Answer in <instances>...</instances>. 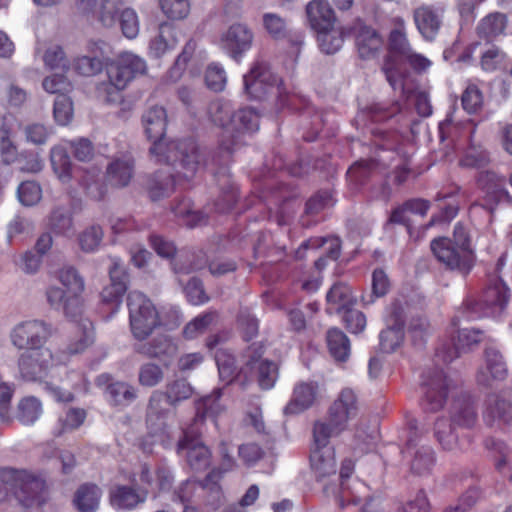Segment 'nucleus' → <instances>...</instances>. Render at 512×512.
Wrapping results in <instances>:
<instances>
[{
  "label": "nucleus",
  "instance_id": "393cba45",
  "mask_svg": "<svg viewBox=\"0 0 512 512\" xmlns=\"http://www.w3.org/2000/svg\"><path fill=\"white\" fill-rule=\"evenodd\" d=\"M197 44L195 41H188L181 54L177 57L174 66L169 72L171 80L177 81L181 78L184 70L190 68V73L193 76L198 75V64L201 60V55L196 53Z\"/></svg>",
  "mask_w": 512,
  "mask_h": 512
},
{
  "label": "nucleus",
  "instance_id": "2eb2a0df",
  "mask_svg": "<svg viewBox=\"0 0 512 512\" xmlns=\"http://www.w3.org/2000/svg\"><path fill=\"white\" fill-rule=\"evenodd\" d=\"M315 448L311 452L310 463L311 467L318 477H326L335 474L336 472V459L335 451L329 445L327 437L325 441H320L317 438L315 429H313Z\"/></svg>",
  "mask_w": 512,
  "mask_h": 512
},
{
  "label": "nucleus",
  "instance_id": "b1692460",
  "mask_svg": "<svg viewBox=\"0 0 512 512\" xmlns=\"http://www.w3.org/2000/svg\"><path fill=\"white\" fill-rule=\"evenodd\" d=\"M509 300V289L501 279H495L484 293L485 316L496 317L506 307Z\"/></svg>",
  "mask_w": 512,
  "mask_h": 512
},
{
  "label": "nucleus",
  "instance_id": "4468645a",
  "mask_svg": "<svg viewBox=\"0 0 512 512\" xmlns=\"http://www.w3.org/2000/svg\"><path fill=\"white\" fill-rule=\"evenodd\" d=\"M278 77L265 66H256L244 76L245 92L254 99H262L268 93L279 92Z\"/></svg>",
  "mask_w": 512,
  "mask_h": 512
},
{
  "label": "nucleus",
  "instance_id": "ddd939ff",
  "mask_svg": "<svg viewBox=\"0 0 512 512\" xmlns=\"http://www.w3.org/2000/svg\"><path fill=\"white\" fill-rule=\"evenodd\" d=\"M55 360L50 349L25 351L19 358V370L23 378L41 381L54 366Z\"/></svg>",
  "mask_w": 512,
  "mask_h": 512
},
{
  "label": "nucleus",
  "instance_id": "6e6552de",
  "mask_svg": "<svg viewBox=\"0 0 512 512\" xmlns=\"http://www.w3.org/2000/svg\"><path fill=\"white\" fill-rule=\"evenodd\" d=\"M355 468V461L351 458L343 460L340 468V485L333 493L338 499L339 505L345 507L346 505H358L362 497L368 494L367 486L357 478L350 479Z\"/></svg>",
  "mask_w": 512,
  "mask_h": 512
},
{
  "label": "nucleus",
  "instance_id": "6e6d98bb",
  "mask_svg": "<svg viewBox=\"0 0 512 512\" xmlns=\"http://www.w3.org/2000/svg\"><path fill=\"white\" fill-rule=\"evenodd\" d=\"M50 226L58 234L71 235L74 226L70 211L63 207L55 208L50 216Z\"/></svg>",
  "mask_w": 512,
  "mask_h": 512
},
{
  "label": "nucleus",
  "instance_id": "0eeeda50",
  "mask_svg": "<svg viewBox=\"0 0 512 512\" xmlns=\"http://www.w3.org/2000/svg\"><path fill=\"white\" fill-rule=\"evenodd\" d=\"M53 334L50 324L41 320H28L17 324L11 332V342L19 349H47L46 341Z\"/></svg>",
  "mask_w": 512,
  "mask_h": 512
},
{
  "label": "nucleus",
  "instance_id": "72a5a7b5",
  "mask_svg": "<svg viewBox=\"0 0 512 512\" xmlns=\"http://www.w3.org/2000/svg\"><path fill=\"white\" fill-rule=\"evenodd\" d=\"M356 45L359 55L363 59L373 58L383 47V40L378 33L368 27H364L360 30Z\"/></svg>",
  "mask_w": 512,
  "mask_h": 512
},
{
  "label": "nucleus",
  "instance_id": "e433bc0d",
  "mask_svg": "<svg viewBox=\"0 0 512 512\" xmlns=\"http://www.w3.org/2000/svg\"><path fill=\"white\" fill-rule=\"evenodd\" d=\"M102 496L101 489L94 484H85L78 488L74 504L81 512H95Z\"/></svg>",
  "mask_w": 512,
  "mask_h": 512
},
{
  "label": "nucleus",
  "instance_id": "69168bd1",
  "mask_svg": "<svg viewBox=\"0 0 512 512\" xmlns=\"http://www.w3.org/2000/svg\"><path fill=\"white\" fill-rule=\"evenodd\" d=\"M215 360L218 366L220 378L228 383L231 382L236 371L233 356L226 350L218 349L215 353Z\"/></svg>",
  "mask_w": 512,
  "mask_h": 512
},
{
  "label": "nucleus",
  "instance_id": "864d4df0",
  "mask_svg": "<svg viewBox=\"0 0 512 512\" xmlns=\"http://www.w3.org/2000/svg\"><path fill=\"white\" fill-rule=\"evenodd\" d=\"M329 304H335L338 312L348 309L356 302V298L351 294L348 286L342 283L335 284L327 293Z\"/></svg>",
  "mask_w": 512,
  "mask_h": 512
},
{
  "label": "nucleus",
  "instance_id": "a18cd8bd",
  "mask_svg": "<svg viewBox=\"0 0 512 512\" xmlns=\"http://www.w3.org/2000/svg\"><path fill=\"white\" fill-rule=\"evenodd\" d=\"M506 17L501 13H491L481 20L477 27L480 37L491 40L501 35L506 27Z\"/></svg>",
  "mask_w": 512,
  "mask_h": 512
},
{
  "label": "nucleus",
  "instance_id": "49530a36",
  "mask_svg": "<svg viewBox=\"0 0 512 512\" xmlns=\"http://www.w3.org/2000/svg\"><path fill=\"white\" fill-rule=\"evenodd\" d=\"M42 412L41 402L33 396L22 398L17 406V418L25 425L35 423L42 415Z\"/></svg>",
  "mask_w": 512,
  "mask_h": 512
},
{
  "label": "nucleus",
  "instance_id": "cd10ccee",
  "mask_svg": "<svg viewBox=\"0 0 512 512\" xmlns=\"http://www.w3.org/2000/svg\"><path fill=\"white\" fill-rule=\"evenodd\" d=\"M127 87L121 75H117L107 67V80L96 87L97 97L107 103H118L122 99V91Z\"/></svg>",
  "mask_w": 512,
  "mask_h": 512
},
{
  "label": "nucleus",
  "instance_id": "f8f14e48",
  "mask_svg": "<svg viewBox=\"0 0 512 512\" xmlns=\"http://www.w3.org/2000/svg\"><path fill=\"white\" fill-rule=\"evenodd\" d=\"M423 386L426 388L424 406L427 410H439L447 397V391L454 387L442 370H428L423 375Z\"/></svg>",
  "mask_w": 512,
  "mask_h": 512
},
{
  "label": "nucleus",
  "instance_id": "aec40b11",
  "mask_svg": "<svg viewBox=\"0 0 512 512\" xmlns=\"http://www.w3.org/2000/svg\"><path fill=\"white\" fill-rule=\"evenodd\" d=\"M90 52L93 56H81L75 59L74 68L83 76H93L102 71L104 57L109 50V46L104 41H97L90 44Z\"/></svg>",
  "mask_w": 512,
  "mask_h": 512
},
{
  "label": "nucleus",
  "instance_id": "58836bf2",
  "mask_svg": "<svg viewBox=\"0 0 512 512\" xmlns=\"http://www.w3.org/2000/svg\"><path fill=\"white\" fill-rule=\"evenodd\" d=\"M327 345L331 356L338 362H345L350 356V341L339 329L332 328L327 332Z\"/></svg>",
  "mask_w": 512,
  "mask_h": 512
},
{
  "label": "nucleus",
  "instance_id": "a211bd4d",
  "mask_svg": "<svg viewBox=\"0 0 512 512\" xmlns=\"http://www.w3.org/2000/svg\"><path fill=\"white\" fill-rule=\"evenodd\" d=\"M147 491H137L135 488L125 485H116L109 492L111 506L116 510L129 511L146 501Z\"/></svg>",
  "mask_w": 512,
  "mask_h": 512
},
{
  "label": "nucleus",
  "instance_id": "bf43d9fd",
  "mask_svg": "<svg viewBox=\"0 0 512 512\" xmlns=\"http://www.w3.org/2000/svg\"><path fill=\"white\" fill-rule=\"evenodd\" d=\"M161 11L172 20L185 19L190 13L189 0H159Z\"/></svg>",
  "mask_w": 512,
  "mask_h": 512
},
{
  "label": "nucleus",
  "instance_id": "f03ea898",
  "mask_svg": "<svg viewBox=\"0 0 512 512\" xmlns=\"http://www.w3.org/2000/svg\"><path fill=\"white\" fill-rule=\"evenodd\" d=\"M62 287L52 285L46 290L48 304L57 311H62L70 319L84 314L85 280L73 266H63L56 273Z\"/></svg>",
  "mask_w": 512,
  "mask_h": 512
},
{
  "label": "nucleus",
  "instance_id": "680f3d73",
  "mask_svg": "<svg viewBox=\"0 0 512 512\" xmlns=\"http://www.w3.org/2000/svg\"><path fill=\"white\" fill-rule=\"evenodd\" d=\"M204 78L207 87L215 92L224 90L227 82L226 72L218 63H211L207 67Z\"/></svg>",
  "mask_w": 512,
  "mask_h": 512
},
{
  "label": "nucleus",
  "instance_id": "7ed1b4c3",
  "mask_svg": "<svg viewBox=\"0 0 512 512\" xmlns=\"http://www.w3.org/2000/svg\"><path fill=\"white\" fill-rule=\"evenodd\" d=\"M193 387L185 379H176L166 386L165 394L161 391L152 393L147 411V425L155 433L162 431L172 415L169 406H176L189 399Z\"/></svg>",
  "mask_w": 512,
  "mask_h": 512
},
{
  "label": "nucleus",
  "instance_id": "a19ab883",
  "mask_svg": "<svg viewBox=\"0 0 512 512\" xmlns=\"http://www.w3.org/2000/svg\"><path fill=\"white\" fill-rule=\"evenodd\" d=\"M234 111L231 103L225 100H216L208 108L211 121L224 129L227 134L231 130Z\"/></svg>",
  "mask_w": 512,
  "mask_h": 512
},
{
  "label": "nucleus",
  "instance_id": "c9c22d12",
  "mask_svg": "<svg viewBox=\"0 0 512 512\" xmlns=\"http://www.w3.org/2000/svg\"><path fill=\"white\" fill-rule=\"evenodd\" d=\"M429 209V203L422 199H415L407 202L404 206L395 209L390 220L394 223L403 224L410 233L411 216H425Z\"/></svg>",
  "mask_w": 512,
  "mask_h": 512
},
{
  "label": "nucleus",
  "instance_id": "ea45409f",
  "mask_svg": "<svg viewBox=\"0 0 512 512\" xmlns=\"http://www.w3.org/2000/svg\"><path fill=\"white\" fill-rule=\"evenodd\" d=\"M317 248V247H325L326 256L320 257L315 261V266L317 269L321 270L326 266V259L335 260L340 255V240L336 237L324 238L321 240V243H318V240H310L302 244L300 249L297 251L298 257H302L301 251L306 250L307 248Z\"/></svg>",
  "mask_w": 512,
  "mask_h": 512
},
{
  "label": "nucleus",
  "instance_id": "3c124183",
  "mask_svg": "<svg viewBox=\"0 0 512 512\" xmlns=\"http://www.w3.org/2000/svg\"><path fill=\"white\" fill-rule=\"evenodd\" d=\"M86 418V413L83 409L70 408L58 419L54 433L58 436L71 432L79 428Z\"/></svg>",
  "mask_w": 512,
  "mask_h": 512
},
{
  "label": "nucleus",
  "instance_id": "8fccbe9b",
  "mask_svg": "<svg viewBox=\"0 0 512 512\" xmlns=\"http://www.w3.org/2000/svg\"><path fill=\"white\" fill-rule=\"evenodd\" d=\"M477 419L473 404L466 399L457 400L453 404L452 422L461 427H471Z\"/></svg>",
  "mask_w": 512,
  "mask_h": 512
},
{
  "label": "nucleus",
  "instance_id": "20e7f679",
  "mask_svg": "<svg viewBox=\"0 0 512 512\" xmlns=\"http://www.w3.org/2000/svg\"><path fill=\"white\" fill-rule=\"evenodd\" d=\"M357 415L358 404L355 393L351 389H343L329 409L328 422L315 423L317 439L325 441L327 437L339 435Z\"/></svg>",
  "mask_w": 512,
  "mask_h": 512
},
{
  "label": "nucleus",
  "instance_id": "bb28decb",
  "mask_svg": "<svg viewBox=\"0 0 512 512\" xmlns=\"http://www.w3.org/2000/svg\"><path fill=\"white\" fill-rule=\"evenodd\" d=\"M71 320L76 322V326L67 349L70 354L82 353L94 342V327L92 322L83 315Z\"/></svg>",
  "mask_w": 512,
  "mask_h": 512
},
{
  "label": "nucleus",
  "instance_id": "de8ad7c7",
  "mask_svg": "<svg viewBox=\"0 0 512 512\" xmlns=\"http://www.w3.org/2000/svg\"><path fill=\"white\" fill-rule=\"evenodd\" d=\"M393 29L389 37L392 52L404 57L412 49L407 39L405 22L400 17L393 18Z\"/></svg>",
  "mask_w": 512,
  "mask_h": 512
},
{
  "label": "nucleus",
  "instance_id": "4d7b16f0",
  "mask_svg": "<svg viewBox=\"0 0 512 512\" xmlns=\"http://www.w3.org/2000/svg\"><path fill=\"white\" fill-rule=\"evenodd\" d=\"M164 379V370L156 363L148 362L140 366L138 372L139 384L143 387H155Z\"/></svg>",
  "mask_w": 512,
  "mask_h": 512
},
{
  "label": "nucleus",
  "instance_id": "9b49d317",
  "mask_svg": "<svg viewBox=\"0 0 512 512\" xmlns=\"http://www.w3.org/2000/svg\"><path fill=\"white\" fill-rule=\"evenodd\" d=\"M254 34L243 23H235L221 33L218 46L233 59L242 57L252 46Z\"/></svg>",
  "mask_w": 512,
  "mask_h": 512
},
{
  "label": "nucleus",
  "instance_id": "c85d7f7f",
  "mask_svg": "<svg viewBox=\"0 0 512 512\" xmlns=\"http://www.w3.org/2000/svg\"><path fill=\"white\" fill-rule=\"evenodd\" d=\"M382 71L393 90H399L406 95L411 92V87L407 82L408 73L402 69L400 61L394 55L386 58Z\"/></svg>",
  "mask_w": 512,
  "mask_h": 512
},
{
  "label": "nucleus",
  "instance_id": "a878e982",
  "mask_svg": "<svg viewBox=\"0 0 512 512\" xmlns=\"http://www.w3.org/2000/svg\"><path fill=\"white\" fill-rule=\"evenodd\" d=\"M175 29L168 23H163L158 27L155 35L149 42V55L154 58H160L167 52L173 50L177 45Z\"/></svg>",
  "mask_w": 512,
  "mask_h": 512
},
{
  "label": "nucleus",
  "instance_id": "f3484780",
  "mask_svg": "<svg viewBox=\"0 0 512 512\" xmlns=\"http://www.w3.org/2000/svg\"><path fill=\"white\" fill-rule=\"evenodd\" d=\"M107 67L117 75H121L127 85L137 75L144 74L147 70V64L144 58L132 52L121 53L116 60L107 64Z\"/></svg>",
  "mask_w": 512,
  "mask_h": 512
},
{
  "label": "nucleus",
  "instance_id": "774afa93",
  "mask_svg": "<svg viewBox=\"0 0 512 512\" xmlns=\"http://www.w3.org/2000/svg\"><path fill=\"white\" fill-rule=\"evenodd\" d=\"M103 238L102 228L98 225H91L79 235V244L86 252L95 251Z\"/></svg>",
  "mask_w": 512,
  "mask_h": 512
},
{
  "label": "nucleus",
  "instance_id": "37998d69",
  "mask_svg": "<svg viewBox=\"0 0 512 512\" xmlns=\"http://www.w3.org/2000/svg\"><path fill=\"white\" fill-rule=\"evenodd\" d=\"M249 365L257 372V379L262 389H271L278 377V368L267 359H253Z\"/></svg>",
  "mask_w": 512,
  "mask_h": 512
},
{
  "label": "nucleus",
  "instance_id": "9d476101",
  "mask_svg": "<svg viewBox=\"0 0 512 512\" xmlns=\"http://www.w3.org/2000/svg\"><path fill=\"white\" fill-rule=\"evenodd\" d=\"M431 249L435 257L450 269H459L466 273L471 267V250L456 247L449 238L441 237L433 240Z\"/></svg>",
  "mask_w": 512,
  "mask_h": 512
},
{
  "label": "nucleus",
  "instance_id": "5701e85b",
  "mask_svg": "<svg viewBox=\"0 0 512 512\" xmlns=\"http://www.w3.org/2000/svg\"><path fill=\"white\" fill-rule=\"evenodd\" d=\"M484 417L489 423L512 422V391L489 396Z\"/></svg>",
  "mask_w": 512,
  "mask_h": 512
},
{
  "label": "nucleus",
  "instance_id": "4c0bfd02",
  "mask_svg": "<svg viewBox=\"0 0 512 512\" xmlns=\"http://www.w3.org/2000/svg\"><path fill=\"white\" fill-rule=\"evenodd\" d=\"M259 127V117L251 108H243L234 111L231 130L228 133L234 136L236 133L255 132Z\"/></svg>",
  "mask_w": 512,
  "mask_h": 512
},
{
  "label": "nucleus",
  "instance_id": "39448f33",
  "mask_svg": "<svg viewBox=\"0 0 512 512\" xmlns=\"http://www.w3.org/2000/svg\"><path fill=\"white\" fill-rule=\"evenodd\" d=\"M0 479L3 483L15 486V496L24 508L41 506L44 501V482L26 470L11 467L0 468Z\"/></svg>",
  "mask_w": 512,
  "mask_h": 512
},
{
  "label": "nucleus",
  "instance_id": "dca6fc26",
  "mask_svg": "<svg viewBox=\"0 0 512 512\" xmlns=\"http://www.w3.org/2000/svg\"><path fill=\"white\" fill-rule=\"evenodd\" d=\"M194 429L186 433L183 441L179 443V449L186 451L187 463L195 472H202L209 468L211 453L209 449L198 439H192Z\"/></svg>",
  "mask_w": 512,
  "mask_h": 512
},
{
  "label": "nucleus",
  "instance_id": "412c9836",
  "mask_svg": "<svg viewBox=\"0 0 512 512\" xmlns=\"http://www.w3.org/2000/svg\"><path fill=\"white\" fill-rule=\"evenodd\" d=\"M506 374V364L501 354L493 348L487 349L485 351V363L478 372V382L488 386L494 380H503Z\"/></svg>",
  "mask_w": 512,
  "mask_h": 512
},
{
  "label": "nucleus",
  "instance_id": "2f4dec72",
  "mask_svg": "<svg viewBox=\"0 0 512 512\" xmlns=\"http://www.w3.org/2000/svg\"><path fill=\"white\" fill-rule=\"evenodd\" d=\"M414 21L426 40H433L440 28V16L429 7H420L414 12Z\"/></svg>",
  "mask_w": 512,
  "mask_h": 512
},
{
  "label": "nucleus",
  "instance_id": "09e8293b",
  "mask_svg": "<svg viewBox=\"0 0 512 512\" xmlns=\"http://www.w3.org/2000/svg\"><path fill=\"white\" fill-rule=\"evenodd\" d=\"M479 183L487 189L488 200L502 202L508 199V192L503 188L504 180L493 172H484L479 177Z\"/></svg>",
  "mask_w": 512,
  "mask_h": 512
},
{
  "label": "nucleus",
  "instance_id": "603ef678",
  "mask_svg": "<svg viewBox=\"0 0 512 512\" xmlns=\"http://www.w3.org/2000/svg\"><path fill=\"white\" fill-rule=\"evenodd\" d=\"M317 39L320 49L326 54L336 53L343 44V34L333 25L331 28L317 31Z\"/></svg>",
  "mask_w": 512,
  "mask_h": 512
},
{
  "label": "nucleus",
  "instance_id": "6ab92c4d",
  "mask_svg": "<svg viewBox=\"0 0 512 512\" xmlns=\"http://www.w3.org/2000/svg\"><path fill=\"white\" fill-rule=\"evenodd\" d=\"M109 275L111 282L102 290L101 299L103 302L119 306L121 298L127 290V285L125 271L118 259H112Z\"/></svg>",
  "mask_w": 512,
  "mask_h": 512
},
{
  "label": "nucleus",
  "instance_id": "0e129e2a",
  "mask_svg": "<svg viewBox=\"0 0 512 512\" xmlns=\"http://www.w3.org/2000/svg\"><path fill=\"white\" fill-rule=\"evenodd\" d=\"M43 60L46 67L51 70H60L64 72L69 68V61L66 58L62 47L58 45L50 46L46 50Z\"/></svg>",
  "mask_w": 512,
  "mask_h": 512
},
{
  "label": "nucleus",
  "instance_id": "5fc2aeb1",
  "mask_svg": "<svg viewBox=\"0 0 512 512\" xmlns=\"http://www.w3.org/2000/svg\"><path fill=\"white\" fill-rule=\"evenodd\" d=\"M174 190V180L171 175L157 174L149 183V196L153 201L168 197Z\"/></svg>",
  "mask_w": 512,
  "mask_h": 512
},
{
  "label": "nucleus",
  "instance_id": "13d9d810",
  "mask_svg": "<svg viewBox=\"0 0 512 512\" xmlns=\"http://www.w3.org/2000/svg\"><path fill=\"white\" fill-rule=\"evenodd\" d=\"M434 465V453L431 447L421 446L417 449L411 464L413 473L419 476L427 475Z\"/></svg>",
  "mask_w": 512,
  "mask_h": 512
},
{
  "label": "nucleus",
  "instance_id": "052dcab7",
  "mask_svg": "<svg viewBox=\"0 0 512 512\" xmlns=\"http://www.w3.org/2000/svg\"><path fill=\"white\" fill-rule=\"evenodd\" d=\"M17 197L22 205L33 206L41 200L42 189L35 181H25L18 186Z\"/></svg>",
  "mask_w": 512,
  "mask_h": 512
},
{
  "label": "nucleus",
  "instance_id": "f257e3e1",
  "mask_svg": "<svg viewBox=\"0 0 512 512\" xmlns=\"http://www.w3.org/2000/svg\"><path fill=\"white\" fill-rule=\"evenodd\" d=\"M142 122L147 137L152 141L150 154L157 162L174 165L178 174L186 179L193 177L202 163V156L193 140L165 142L167 114L163 107L152 106L145 111Z\"/></svg>",
  "mask_w": 512,
  "mask_h": 512
},
{
  "label": "nucleus",
  "instance_id": "4be33fe9",
  "mask_svg": "<svg viewBox=\"0 0 512 512\" xmlns=\"http://www.w3.org/2000/svg\"><path fill=\"white\" fill-rule=\"evenodd\" d=\"M306 14L311 27L323 31L335 25V13L326 0H312L306 6Z\"/></svg>",
  "mask_w": 512,
  "mask_h": 512
},
{
  "label": "nucleus",
  "instance_id": "7c9ffc66",
  "mask_svg": "<svg viewBox=\"0 0 512 512\" xmlns=\"http://www.w3.org/2000/svg\"><path fill=\"white\" fill-rule=\"evenodd\" d=\"M481 340V332L469 328H461L458 331L457 342L455 343V350L446 352L445 349L438 351L437 357L444 362H451L457 358L461 352H465L473 345Z\"/></svg>",
  "mask_w": 512,
  "mask_h": 512
},
{
  "label": "nucleus",
  "instance_id": "c756f323",
  "mask_svg": "<svg viewBox=\"0 0 512 512\" xmlns=\"http://www.w3.org/2000/svg\"><path fill=\"white\" fill-rule=\"evenodd\" d=\"M317 386L313 383H300L294 388L293 398L284 408L286 414H296L309 408L315 401Z\"/></svg>",
  "mask_w": 512,
  "mask_h": 512
},
{
  "label": "nucleus",
  "instance_id": "c03bdc74",
  "mask_svg": "<svg viewBox=\"0 0 512 512\" xmlns=\"http://www.w3.org/2000/svg\"><path fill=\"white\" fill-rule=\"evenodd\" d=\"M50 159L52 168L62 182H67L71 178L72 164L67 150L62 145L54 146L51 149Z\"/></svg>",
  "mask_w": 512,
  "mask_h": 512
},
{
  "label": "nucleus",
  "instance_id": "338daca9",
  "mask_svg": "<svg viewBox=\"0 0 512 512\" xmlns=\"http://www.w3.org/2000/svg\"><path fill=\"white\" fill-rule=\"evenodd\" d=\"M489 162L487 152L480 146L471 144L465 152L460 164L468 168H481Z\"/></svg>",
  "mask_w": 512,
  "mask_h": 512
},
{
  "label": "nucleus",
  "instance_id": "423d86ee",
  "mask_svg": "<svg viewBox=\"0 0 512 512\" xmlns=\"http://www.w3.org/2000/svg\"><path fill=\"white\" fill-rule=\"evenodd\" d=\"M128 308L131 332L136 339H147L161 325L157 309L143 293L131 292L128 296Z\"/></svg>",
  "mask_w": 512,
  "mask_h": 512
},
{
  "label": "nucleus",
  "instance_id": "f704fd0d",
  "mask_svg": "<svg viewBox=\"0 0 512 512\" xmlns=\"http://www.w3.org/2000/svg\"><path fill=\"white\" fill-rule=\"evenodd\" d=\"M109 182L116 187L127 186L133 177V162L129 157L115 159L107 167Z\"/></svg>",
  "mask_w": 512,
  "mask_h": 512
},
{
  "label": "nucleus",
  "instance_id": "1a4fd4ad",
  "mask_svg": "<svg viewBox=\"0 0 512 512\" xmlns=\"http://www.w3.org/2000/svg\"><path fill=\"white\" fill-rule=\"evenodd\" d=\"M406 308V303L400 300H396L389 308L387 328L380 334V346L386 353L395 351L403 341Z\"/></svg>",
  "mask_w": 512,
  "mask_h": 512
},
{
  "label": "nucleus",
  "instance_id": "79ce46f5",
  "mask_svg": "<svg viewBox=\"0 0 512 512\" xmlns=\"http://www.w3.org/2000/svg\"><path fill=\"white\" fill-rule=\"evenodd\" d=\"M106 398L113 405L126 406L137 398V389L126 382H114L108 385Z\"/></svg>",
  "mask_w": 512,
  "mask_h": 512
},
{
  "label": "nucleus",
  "instance_id": "473e14b6",
  "mask_svg": "<svg viewBox=\"0 0 512 512\" xmlns=\"http://www.w3.org/2000/svg\"><path fill=\"white\" fill-rule=\"evenodd\" d=\"M178 350L177 343L168 335H158L150 343L141 344L138 351L147 357H172Z\"/></svg>",
  "mask_w": 512,
  "mask_h": 512
},
{
  "label": "nucleus",
  "instance_id": "e2e57ef3",
  "mask_svg": "<svg viewBox=\"0 0 512 512\" xmlns=\"http://www.w3.org/2000/svg\"><path fill=\"white\" fill-rule=\"evenodd\" d=\"M53 115L59 125H67L73 118V104L68 95H58L54 102Z\"/></svg>",
  "mask_w": 512,
  "mask_h": 512
}]
</instances>
